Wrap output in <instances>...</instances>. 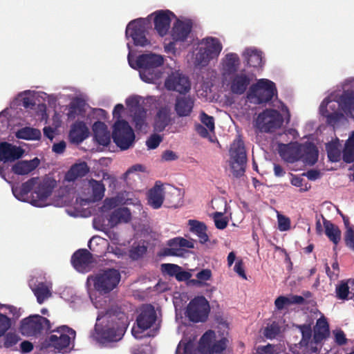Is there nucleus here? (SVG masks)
<instances>
[{
    "label": "nucleus",
    "mask_w": 354,
    "mask_h": 354,
    "mask_svg": "<svg viewBox=\"0 0 354 354\" xmlns=\"http://www.w3.org/2000/svg\"><path fill=\"white\" fill-rule=\"evenodd\" d=\"M129 53L128 62L130 66L134 69H139L142 80L147 83H152L159 80L162 74L160 67L164 64V57L155 53H144L140 55L133 62Z\"/></svg>",
    "instance_id": "1"
},
{
    "label": "nucleus",
    "mask_w": 354,
    "mask_h": 354,
    "mask_svg": "<svg viewBox=\"0 0 354 354\" xmlns=\"http://www.w3.org/2000/svg\"><path fill=\"white\" fill-rule=\"evenodd\" d=\"M283 122L277 110L266 109L260 113L254 122V127L261 133H273L281 128Z\"/></svg>",
    "instance_id": "2"
},
{
    "label": "nucleus",
    "mask_w": 354,
    "mask_h": 354,
    "mask_svg": "<svg viewBox=\"0 0 354 354\" xmlns=\"http://www.w3.org/2000/svg\"><path fill=\"white\" fill-rule=\"evenodd\" d=\"M230 167L233 176L238 178L244 175L247 156L244 142L241 138L236 139L230 149Z\"/></svg>",
    "instance_id": "3"
},
{
    "label": "nucleus",
    "mask_w": 354,
    "mask_h": 354,
    "mask_svg": "<svg viewBox=\"0 0 354 354\" xmlns=\"http://www.w3.org/2000/svg\"><path fill=\"white\" fill-rule=\"evenodd\" d=\"M50 321L39 315H31L20 322L19 330L23 335L37 337L44 331H50Z\"/></svg>",
    "instance_id": "4"
},
{
    "label": "nucleus",
    "mask_w": 354,
    "mask_h": 354,
    "mask_svg": "<svg viewBox=\"0 0 354 354\" xmlns=\"http://www.w3.org/2000/svg\"><path fill=\"white\" fill-rule=\"evenodd\" d=\"M121 275L118 270L109 268L97 274L93 279L95 289L101 294H107L117 287Z\"/></svg>",
    "instance_id": "5"
},
{
    "label": "nucleus",
    "mask_w": 354,
    "mask_h": 354,
    "mask_svg": "<svg viewBox=\"0 0 354 354\" xmlns=\"http://www.w3.org/2000/svg\"><path fill=\"white\" fill-rule=\"evenodd\" d=\"M112 138L118 147L122 150H126L133 143L135 134L126 120H118L113 124Z\"/></svg>",
    "instance_id": "6"
},
{
    "label": "nucleus",
    "mask_w": 354,
    "mask_h": 354,
    "mask_svg": "<svg viewBox=\"0 0 354 354\" xmlns=\"http://www.w3.org/2000/svg\"><path fill=\"white\" fill-rule=\"evenodd\" d=\"M276 92V86L273 82L261 79L250 86L248 97L251 99L256 98L257 104L266 103L272 99Z\"/></svg>",
    "instance_id": "7"
},
{
    "label": "nucleus",
    "mask_w": 354,
    "mask_h": 354,
    "mask_svg": "<svg viewBox=\"0 0 354 354\" xmlns=\"http://www.w3.org/2000/svg\"><path fill=\"white\" fill-rule=\"evenodd\" d=\"M210 310L208 301L203 296L194 297L189 303L186 315L193 322H204L207 320Z\"/></svg>",
    "instance_id": "8"
},
{
    "label": "nucleus",
    "mask_w": 354,
    "mask_h": 354,
    "mask_svg": "<svg viewBox=\"0 0 354 354\" xmlns=\"http://www.w3.org/2000/svg\"><path fill=\"white\" fill-rule=\"evenodd\" d=\"M128 317L124 313H120L111 318L113 323L112 326H106L102 330L100 335L102 338L109 342L120 340L124 335L127 328Z\"/></svg>",
    "instance_id": "9"
},
{
    "label": "nucleus",
    "mask_w": 354,
    "mask_h": 354,
    "mask_svg": "<svg viewBox=\"0 0 354 354\" xmlns=\"http://www.w3.org/2000/svg\"><path fill=\"white\" fill-rule=\"evenodd\" d=\"M50 332L55 333V334L50 335L48 339L49 347H53L58 351L66 348L71 343V339L75 337V331L66 326L63 325L57 327L55 330H51Z\"/></svg>",
    "instance_id": "10"
},
{
    "label": "nucleus",
    "mask_w": 354,
    "mask_h": 354,
    "mask_svg": "<svg viewBox=\"0 0 354 354\" xmlns=\"http://www.w3.org/2000/svg\"><path fill=\"white\" fill-rule=\"evenodd\" d=\"M214 337L215 333L211 330L203 335L198 344V351L201 354H219L225 350L227 339L223 337L213 343Z\"/></svg>",
    "instance_id": "11"
},
{
    "label": "nucleus",
    "mask_w": 354,
    "mask_h": 354,
    "mask_svg": "<svg viewBox=\"0 0 354 354\" xmlns=\"http://www.w3.org/2000/svg\"><path fill=\"white\" fill-rule=\"evenodd\" d=\"M147 21L139 18L132 20L126 28V35L132 38L135 46H146L150 44L146 37Z\"/></svg>",
    "instance_id": "12"
},
{
    "label": "nucleus",
    "mask_w": 354,
    "mask_h": 354,
    "mask_svg": "<svg viewBox=\"0 0 354 354\" xmlns=\"http://www.w3.org/2000/svg\"><path fill=\"white\" fill-rule=\"evenodd\" d=\"M157 314L154 307L151 304L144 305L140 308V312L136 318L137 326L141 331L133 328L132 329L133 335L137 339H140L142 332L150 328L155 324Z\"/></svg>",
    "instance_id": "13"
},
{
    "label": "nucleus",
    "mask_w": 354,
    "mask_h": 354,
    "mask_svg": "<svg viewBox=\"0 0 354 354\" xmlns=\"http://www.w3.org/2000/svg\"><path fill=\"white\" fill-rule=\"evenodd\" d=\"M165 87L168 91L185 94L191 89V83L187 77L178 71L172 72L165 81Z\"/></svg>",
    "instance_id": "14"
},
{
    "label": "nucleus",
    "mask_w": 354,
    "mask_h": 354,
    "mask_svg": "<svg viewBox=\"0 0 354 354\" xmlns=\"http://www.w3.org/2000/svg\"><path fill=\"white\" fill-rule=\"evenodd\" d=\"M126 104L129 109L132 116L133 124L136 129L138 131L142 130L143 127L147 126L146 109L140 104L139 100L135 97L128 98L126 101Z\"/></svg>",
    "instance_id": "15"
},
{
    "label": "nucleus",
    "mask_w": 354,
    "mask_h": 354,
    "mask_svg": "<svg viewBox=\"0 0 354 354\" xmlns=\"http://www.w3.org/2000/svg\"><path fill=\"white\" fill-rule=\"evenodd\" d=\"M151 15H154L153 24L154 28L161 37L166 35L170 28L171 17L174 13L169 10H160L154 12Z\"/></svg>",
    "instance_id": "16"
},
{
    "label": "nucleus",
    "mask_w": 354,
    "mask_h": 354,
    "mask_svg": "<svg viewBox=\"0 0 354 354\" xmlns=\"http://www.w3.org/2000/svg\"><path fill=\"white\" fill-rule=\"evenodd\" d=\"M53 185L46 180L39 183L32 194L30 203L35 207H42L45 201L51 195Z\"/></svg>",
    "instance_id": "17"
},
{
    "label": "nucleus",
    "mask_w": 354,
    "mask_h": 354,
    "mask_svg": "<svg viewBox=\"0 0 354 354\" xmlns=\"http://www.w3.org/2000/svg\"><path fill=\"white\" fill-rule=\"evenodd\" d=\"M24 150L7 142H0V162H12L22 157Z\"/></svg>",
    "instance_id": "18"
},
{
    "label": "nucleus",
    "mask_w": 354,
    "mask_h": 354,
    "mask_svg": "<svg viewBox=\"0 0 354 354\" xmlns=\"http://www.w3.org/2000/svg\"><path fill=\"white\" fill-rule=\"evenodd\" d=\"M89 134L90 131L86 123L83 121H76L71 126L68 139L71 143L79 145L86 140Z\"/></svg>",
    "instance_id": "19"
},
{
    "label": "nucleus",
    "mask_w": 354,
    "mask_h": 354,
    "mask_svg": "<svg viewBox=\"0 0 354 354\" xmlns=\"http://www.w3.org/2000/svg\"><path fill=\"white\" fill-rule=\"evenodd\" d=\"M250 82L251 80L247 74L234 73L230 80V91L235 95H243L246 91Z\"/></svg>",
    "instance_id": "20"
},
{
    "label": "nucleus",
    "mask_w": 354,
    "mask_h": 354,
    "mask_svg": "<svg viewBox=\"0 0 354 354\" xmlns=\"http://www.w3.org/2000/svg\"><path fill=\"white\" fill-rule=\"evenodd\" d=\"M195 100L190 95L177 96L174 110L178 117H188L193 111Z\"/></svg>",
    "instance_id": "21"
},
{
    "label": "nucleus",
    "mask_w": 354,
    "mask_h": 354,
    "mask_svg": "<svg viewBox=\"0 0 354 354\" xmlns=\"http://www.w3.org/2000/svg\"><path fill=\"white\" fill-rule=\"evenodd\" d=\"M302 144L297 142L289 145H282L280 147L279 154L287 162L294 163L300 160L301 158Z\"/></svg>",
    "instance_id": "22"
},
{
    "label": "nucleus",
    "mask_w": 354,
    "mask_h": 354,
    "mask_svg": "<svg viewBox=\"0 0 354 354\" xmlns=\"http://www.w3.org/2000/svg\"><path fill=\"white\" fill-rule=\"evenodd\" d=\"M337 103L347 116L354 119V91L344 90L338 97Z\"/></svg>",
    "instance_id": "23"
},
{
    "label": "nucleus",
    "mask_w": 354,
    "mask_h": 354,
    "mask_svg": "<svg viewBox=\"0 0 354 354\" xmlns=\"http://www.w3.org/2000/svg\"><path fill=\"white\" fill-rule=\"evenodd\" d=\"M93 262V255L86 249H80L72 255L71 263L78 271H84Z\"/></svg>",
    "instance_id": "24"
},
{
    "label": "nucleus",
    "mask_w": 354,
    "mask_h": 354,
    "mask_svg": "<svg viewBox=\"0 0 354 354\" xmlns=\"http://www.w3.org/2000/svg\"><path fill=\"white\" fill-rule=\"evenodd\" d=\"M94 138L100 145L108 146L111 142V135L107 126L101 121L95 122L93 125Z\"/></svg>",
    "instance_id": "25"
},
{
    "label": "nucleus",
    "mask_w": 354,
    "mask_h": 354,
    "mask_svg": "<svg viewBox=\"0 0 354 354\" xmlns=\"http://www.w3.org/2000/svg\"><path fill=\"white\" fill-rule=\"evenodd\" d=\"M192 24L190 21H177L172 28L171 36L175 41H185L192 31Z\"/></svg>",
    "instance_id": "26"
},
{
    "label": "nucleus",
    "mask_w": 354,
    "mask_h": 354,
    "mask_svg": "<svg viewBox=\"0 0 354 354\" xmlns=\"http://www.w3.org/2000/svg\"><path fill=\"white\" fill-rule=\"evenodd\" d=\"M161 270L169 277H174L178 281H185L191 277V274L183 270V268L173 263H162Z\"/></svg>",
    "instance_id": "27"
},
{
    "label": "nucleus",
    "mask_w": 354,
    "mask_h": 354,
    "mask_svg": "<svg viewBox=\"0 0 354 354\" xmlns=\"http://www.w3.org/2000/svg\"><path fill=\"white\" fill-rule=\"evenodd\" d=\"M201 44L205 46V47L203 48L204 50L206 51L209 57L212 58V59L217 58L223 49L221 42L216 37H205L202 39Z\"/></svg>",
    "instance_id": "28"
},
{
    "label": "nucleus",
    "mask_w": 354,
    "mask_h": 354,
    "mask_svg": "<svg viewBox=\"0 0 354 354\" xmlns=\"http://www.w3.org/2000/svg\"><path fill=\"white\" fill-rule=\"evenodd\" d=\"M318 159V149L312 142H306L302 144L301 158L300 160L304 163L313 165Z\"/></svg>",
    "instance_id": "29"
},
{
    "label": "nucleus",
    "mask_w": 354,
    "mask_h": 354,
    "mask_svg": "<svg viewBox=\"0 0 354 354\" xmlns=\"http://www.w3.org/2000/svg\"><path fill=\"white\" fill-rule=\"evenodd\" d=\"M164 201V191L162 185L156 183L148 193V204L153 209L160 208Z\"/></svg>",
    "instance_id": "30"
},
{
    "label": "nucleus",
    "mask_w": 354,
    "mask_h": 354,
    "mask_svg": "<svg viewBox=\"0 0 354 354\" xmlns=\"http://www.w3.org/2000/svg\"><path fill=\"white\" fill-rule=\"evenodd\" d=\"M171 122V113L167 107L160 108L155 118L154 130L158 132H161L165 130Z\"/></svg>",
    "instance_id": "31"
},
{
    "label": "nucleus",
    "mask_w": 354,
    "mask_h": 354,
    "mask_svg": "<svg viewBox=\"0 0 354 354\" xmlns=\"http://www.w3.org/2000/svg\"><path fill=\"white\" fill-rule=\"evenodd\" d=\"M39 164V160L37 158L29 161H19L12 167V171L17 175L28 174L36 169Z\"/></svg>",
    "instance_id": "32"
},
{
    "label": "nucleus",
    "mask_w": 354,
    "mask_h": 354,
    "mask_svg": "<svg viewBox=\"0 0 354 354\" xmlns=\"http://www.w3.org/2000/svg\"><path fill=\"white\" fill-rule=\"evenodd\" d=\"M89 171V168L85 162L73 165L65 175L66 180L73 182L79 178L85 176Z\"/></svg>",
    "instance_id": "33"
},
{
    "label": "nucleus",
    "mask_w": 354,
    "mask_h": 354,
    "mask_svg": "<svg viewBox=\"0 0 354 354\" xmlns=\"http://www.w3.org/2000/svg\"><path fill=\"white\" fill-rule=\"evenodd\" d=\"M37 181L38 178H31L22 183L20 187H12V190L14 196L19 200H25V198L37 185Z\"/></svg>",
    "instance_id": "34"
},
{
    "label": "nucleus",
    "mask_w": 354,
    "mask_h": 354,
    "mask_svg": "<svg viewBox=\"0 0 354 354\" xmlns=\"http://www.w3.org/2000/svg\"><path fill=\"white\" fill-rule=\"evenodd\" d=\"M131 218V214L127 207H120L115 209L109 216V223L115 226L121 223H128Z\"/></svg>",
    "instance_id": "35"
},
{
    "label": "nucleus",
    "mask_w": 354,
    "mask_h": 354,
    "mask_svg": "<svg viewBox=\"0 0 354 354\" xmlns=\"http://www.w3.org/2000/svg\"><path fill=\"white\" fill-rule=\"evenodd\" d=\"M305 304V299L300 295H290L288 297L279 296L274 301V305L277 310H281L286 306L292 304L302 305Z\"/></svg>",
    "instance_id": "36"
},
{
    "label": "nucleus",
    "mask_w": 354,
    "mask_h": 354,
    "mask_svg": "<svg viewBox=\"0 0 354 354\" xmlns=\"http://www.w3.org/2000/svg\"><path fill=\"white\" fill-rule=\"evenodd\" d=\"M188 225L190 231L198 237L200 243H205L209 241V237L206 232L207 227L204 223L190 219L188 221Z\"/></svg>",
    "instance_id": "37"
},
{
    "label": "nucleus",
    "mask_w": 354,
    "mask_h": 354,
    "mask_svg": "<svg viewBox=\"0 0 354 354\" xmlns=\"http://www.w3.org/2000/svg\"><path fill=\"white\" fill-rule=\"evenodd\" d=\"M243 55L247 61V65L250 67H260L263 65L262 52L257 49L247 48Z\"/></svg>",
    "instance_id": "38"
},
{
    "label": "nucleus",
    "mask_w": 354,
    "mask_h": 354,
    "mask_svg": "<svg viewBox=\"0 0 354 354\" xmlns=\"http://www.w3.org/2000/svg\"><path fill=\"white\" fill-rule=\"evenodd\" d=\"M240 65V59L236 53H227L223 60V70L225 73L234 74Z\"/></svg>",
    "instance_id": "39"
},
{
    "label": "nucleus",
    "mask_w": 354,
    "mask_h": 354,
    "mask_svg": "<svg viewBox=\"0 0 354 354\" xmlns=\"http://www.w3.org/2000/svg\"><path fill=\"white\" fill-rule=\"evenodd\" d=\"M323 223L325 228V234L334 244L337 245L341 239V231L337 226L330 221L323 218Z\"/></svg>",
    "instance_id": "40"
},
{
    "label": "nucleus",
    "mask_w": 354,
    "mask_h": 354,
    "mask_svg": "<svg viewBox=\"0 0 354 354\" xmlns=\"http://www.w3.org/2000/svg\"><path fill=\"white\" fill-rule=\"evenodd\" d=\"M15 136L19 139L36 140H39L41 135L39 129L26 127L19 129Z\"/></svg>",
    "instance_id": "41"
},
{
    "label": "nucleus",
    "mask_w": 354,
    "mask_h": 354,
    "mask_svg": "<svg viewBox=\"0 0 354 354\" xmlns=\"http://www.w3.org/2000/svg\"><path fill=\"white\" fill-rule=\"evenodd\" d=\"M89 187L92 190V201H99L104 196L105 187L102 181L91 179L88 182Z\"/></svg>",
    "instance_id": "42"
},
{
    "label": "nucleus",
    "mask_w": 354,
    "mask_h": 354,
    "mask_svg": "<svg viewBox=\"0 0 354 354\" xmlns=\"http://www.w3.org/2000/svg\"><path fill=\"white\" fill-rule=\"evenodd\" d=\"M296 328H298L301 333V339L299 342V345L301 348L307 349L310 343L312 337V329L310 324H300L296 325Z\"/></svg>",
    "instance_id": "43"
},
{
    "label": "nucleus",
    "mask_w": 354,
    "mask_h": 354,
    "mask_svg": "<svg viewBox=\"0 0 354 354\" xmlns=\"http://www.w3.org/2000/svg\"><path fill=\"white\" fill-rule=\"evenodd\" d=\"M31 289L37 297V302L40 304L51 295L48 287L43 282L39 283L34 287L31 286Z\"/></svg>",
    "instance_id": "44"
},
{
    "label": "nucleus",
    "mask_w": 354,
    "mask_h": 354,
    "mask_svg": "<svg viewBox=\"0 0 354 354\" xmlns=\"http://www.w3.org/2000/svg\"><path fill=\"white\" fill-rule=\"evenodd\" d=\"M326 101H327V100H324L320 106L322 114L326 118V122L328 124L335 125L344 117V114L337 111L330 113L326 108L324 109V105Z\"/></svg>",
    "instance_id": "45"
},
{
    "label": "nucleus",
    "mask_w": 354,
    "mask_h": 354,
    "mask_svg": "<svg viewBox=\"0 0 354 354\" xmlns=\"http://www.w3.org/2000/svg\"><path fill=\"white\" fill-rule=\"evenodd\" d=\"M343 160L346 163L354 162V131L346 142L343 151Z\"/></svg>",
    "instance_id": "46"
},
{
    "label": "nucleus",
    "mask_w": 354,
    "mask_h": 354,
    "mask_svg": "<svg viewBox=\"0 0 354 354\" xmlns=\"http://www.w3.org/2000/svg\"><path fill=\"white\" fill-rule=\"evenodd\" d=\"M336 297L341 300H348L354 297V293L349 291L348 283L341 281L335 288Z\"/></svg>",
    "instance_id": "47"
},
{
    "label": "nucleus",
    "mask_w": 354,
    "mask_h": 354,
    "mask_svg": "<svg viewBox=\"0 0 354 354\" xmlns=\"http://www.w3.org/2000/svg\"><path fill=\"white\" fill-rule=\"evenodd\" d=\"M167 245L169 248L165 250V255L180 257L183 254V250L178 245V237L169 240Z\"/></svg>",
    "instance_id": "48"
},
{
    "label": "nucleus",
    "mask_w": 354,
    "mask_h": 354,
    "mask_svg": "<svg viewBox=\"0 0 354 354\" xmlns=\"http://www.w3.org/2000/svg\"><path fill=\"white\" fill-rule=\"evenodd\" d=\"M211 59L212 58H210L206 51L201 48L196 55L194 64L196 66L204 67L209 64Z\"/></svg>",
    "instance_id": "49"
},
{
    "label": "nucleus",
    "mask_w": 354,
    "mask_h": 354,
    "mask_svg": "<svg viewBox=\"0 0 354 354\" xmlns=\"http://www.w3.org/2000/svg\"><path fill=\"white\" fill-rule=\"evenodd\" d=\"M280 333V326L276 322H272L268 325L263 331L264 336L268 339L275 338Z\"/></svg>",
    "instance_id": "50"
},
{
    "label": "nucleus",
    "mask_w": 354,
    "mask_h": 354,
    "mask_svg": "<svg viewBox=\"0 0 354 354\" xmlns=\"http://www.w3.org/2000/svg\"><path fill=\"white\" fill-rule=\"evenodd\" d=\"M20 339V337L16 333H8L4 335L3 346L7 348H11L16 345Z\"/></svg>",
    "instance_id": "51"
},
{
    "label": "nucleus",
    "mask_w": 354,
    "mask_h": 354,
    "mask_svg": "<svg viewBox=\"0 0 354 354\" xmlns=\"http://www.w3.org/2000/svg\"><path fill=\"white\" fill-rule=\"evenodd\" d=\"M213 219L217 229L223 230L228 224V219L222 212H216L213 214Z\"/></svg>",
    "instance_id": "52"
},
{
    "label": "nucleus",
    "mask_w": 354,
    "mask_h": 354,
    "mask_svg": "<svg viewBox=\"0 0 354 354\" xmlns=\"http://www.w3.org/2000/svg\"><path fill=\"white\" fill-rule=\"evenodd\" d=\"M10 327V319L8 316L0 313V337L4 335Z\"/></svg>",
    "instance_id": "53"
},
{
    "label": "nucleus",
    "mask_w": 354,
    "mask_h": 354,
    "mask_svg": "<svg viewBox=\"0 0 354 354\" xmlns=\"http://www.w3.org/2000/svg\"><path fill=\"white\" fill-rule=\"evenodd\" d=\"M147 252V247L145 245H137L133 247L129 251V256L133 260H138Z\"/></svg>",
    "instance_id": "54"
},
{
    "label": "nucleus",
    "mask_w": 354,
    "mask_h": 354,
    "mask_svg": "<svg viewBox=\"0 0 354 354\" xmlns=\"http://www.w3.org/2000/svg\"><path fill=\"white\" fill-rule=\"evenodd\" d=\"M200 119L201 122L206 126V127L211 131L214 130V120L212 116H210L202 111L200 114Z\"/></svg>",
    "instance_id": "55"
},
{
    "label": "nucleus",
    "mask_w": 354,
    "mask_h": 354,
    "mask_svg": "<svg viewBox=\"0 0 354 354\" xmlns=\"http://www.w3.org/2000/svg\"><path fill=\"white\" fill-rule=\"evenodd\" d=\"M162 140V138L158 134H153L147 139L146 145L149 149H154L159 146Z\"/></svg>",
    "instance_id": "56"
},
{
    "label": "nucleus",
    "mask_w": 354,
    "mask_h": 354,
    "mask_svg": "<svg viewBox=\"0 0 354 354\" xmlns=\"http://www.w3.org/2000/svg\"><path fill=\"white\" fill-rule=\"evenodd\" d=\"M315 330L329 334V325L325 318H320L317 321L316 328Z\"/></svg>",
    "instance_id": "57"
},
{
    "label": "nucleus",
    "mask_w": 354,
    "mask_h": 354,
    "mask_svg": "<svg viewBox=\"0 0 354 354\" xmlns=\"http://www.w3.org/2000/svg\"><path fill=\"white\" fill-rule=\"evenodd\" d=\"M345 242L347 246L354 250V230L348 227L344 236Z\"/></svg>",
    "instance_id": "58"
},
{
    "label": "nucleus",
    "mask_w": 354,
    "mask_h": 354,
    "mask_svg": "<svg viewBox=\"0 0 354 354\" xmlns=\"http://www.w3.org/2000/svg\"><path fill=\"white\" fill-rule=\"evenodd\" d=\"M278 224L279 229L281 231H286L289 230L290 227V221L289 218L282 215H279L278 216Z\"/></svg>",
    "instance_id": "59"
},
{
    "label": "nucleus",
    "mask_w": 354,
    "mask_h": 354,
    "mask_svg": "<svg viewBox=\"0 0 354 354\" xmlns=\"http://www.w3.org/2000/svg\"><path fill=\"white\" fill-rule=\"evenodd\" d=\"M255 354H277L274 351V346L267 344L266 346H259Z\"/></svg>",
    "instance_id": "60"
},
{
    "label": "nucleus",
    "mask_w": 354,
    "mask_h": 354,
    "mask_svg": "<svg viewBox=\"0 0 354 354\" xmlns=\"http://www.w3.org/2000/svg\"><path fill=\"white\" fill-rule=\"evenodd\" d=\"M234 270L243 279H246V274L244 269V263L242 259H239L234 267Z\"/></svg>",
    "instance_id": "61"
},
{
    "label": "nucleus",
    "mask_w": 354,
    "mask_h": 354,
    "mask_svg": "<svg viewBox=\"0 0 354 354\" xmlns=\"http://www.w3.org/2000/svg\"><path fill=\"white\" fill-rule=\"evenodd\" d=\"M328 158L332 162H338L340 160V151L335 147L328 150Z\"/></svg>",
    "instance_id": "62"
},
{
    "label": "nucleus",
    "mask_w": 354,
    "mask_h": 354,
    "mask_svg": "<svg viewBox=\"0 0 354 354\" xmlns=\"http://www.w3.org/2000/svg\"><path fill=\"white\" fill-rule=\"evenodd\" d=\"M212 272L209 269H204L196 274V277L199 281H205L210 279Z\"/></svg>",
    "instance_id": "63"
},
{
    "label": "nucleus",
    "mask_w": 354,
    "mask_h": 354,
    "mask_svg": "<svg viewBox=\"0 0 354 354\" xmlns=\"http://www.w3.org/2000/svg\"><path fill=\"white\" fill-rule=\"evenodd\" d=\"M66 142L64 140H62L57 143H55L53 145L52 150L55 153L61 154L64 152V151L66 149Z\"/></svg>",
    "instance_id": "64"
}]
</instances>
